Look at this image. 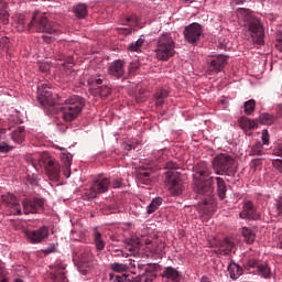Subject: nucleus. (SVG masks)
I'll return each instance as SVG.
<instances>
[{"mask_svg": "<svg viewBox=\"0 0 282 282\" xmlns=\"http://www.w3.org/2000/svg\"><path fill=\"white\" fill-rule=\"evenodd\" d=\"M112 188H120V186H122V181L120 180H115L112 182H110Z\"/></svg>", "mask_w": 282, "mask_h": 282, "instance_id": "52", "label": "nucleus"}, {"mask_svg": "<svg viewBox=\"0 0 282 282\" xmlns=\"http://www.w3.org/2000/svg\"><path fill=\"white\" fill-rule=\"evenodd\" d=\"M259 120L261 124H274L276 116L264 112L260 115Z\"/></svg>", "mask_w": 282, "mask_h": 282, "instance_id": "35", "label": "nucleus"}, {"mask_svg": "<svg viewBox=\"0 0 282 282\" xmlns=\"http://www.w3.org/2000/svg\"><path fill=\"white\" fill-rule=\"evenodd\" d=\"M112 257H124L126 259L129 258V253H126L124 251L120 249H116L112 251Z\"/></svg>", "mask_w": 282, "mask_h": 282, "instance_id": "48", "label": "nucleus"}, {"mask_svg": "<svg viewBox=\"0 0 282 282\" xmlns=\"http://www.w3.org/2000/svg\"><path fill=\"white\" fill-rule=\"evenodd\" d=\"M236 6H243V3L246 2V0H234Z\"/></svg>", "mask_w": 282, "mask_h": 282, "instance_id": "57", "label": "nucleus"}, {"mask_svg": "<svg viewBox=\"0 0 282 282\" xmlns=\"http://www.w3.org/2000/svg\"><path fill=\"white\" fill-rule=\"evenodd\" d=\"M212 173L206 163H200L196 166V171L193 174L195 193L207 197L203 203L198 204L197 208L200 215L210 216L215 213V199L213 198L215 177L210 176Z\"/></svg>", "mask_w": 282, "mask_h": 282, "instance_id": "1", "label": "nucleus"}, {"mask_svg": "<svg viewBox=\"0 0 282 282\" xmlns=\"http://www.w3.org/2000/svg\"><path fill=\"white\" fill-rule=\"evenodd\" d=\"M165 167L167 169L165 177L167 189L170 191L171 195H182V192L184 191V183L182 182L180 172H177L180 165H177L175 162L169 161L165 164Z\"/></svg>", "mask_w": 282, "mask_h": 282, "instance_id": "4", "label": "nucleus"}, {"mask_svg": "<svg viewBox=\"0 0 282 282\" xmlns=\"http://www.w3.org/2000/svg\"><path fill=\"white\" fill-rule=\"evenodd\" d=\"M216 184L219 199H226V193H228V185H226V181L218 176L216 177Z\"/></svg>", "mask_w": 282, "mask_h": 282, "instance_id": "22", "label": "nucleus"}, {"mask_svg": "<svg viewBox=\"0 0 282 282\" xmlns=\"http://www.w3.org/2000/svg\"><path fill=\"white\" fill-rule=\"evenodd\" d=\"M13 25L18 30V32H25V15H18Z\"/></svg>", "mask_w": 282, "mask_h": 282, "instance_id": "36", "label": "nucleus"}, {"mask_svg": "<svg viewBox=\"0 0 282 282\" xmlns=\"http://www.w3.org/2000/svg\"><path fill=\"white\" fill-rule=\"evenodd\" d=\"M149 272H151V270L145 269V273L142 274L141 276H135L132 280H128L129 282H142V279H144V276H147V274H149Z\"/></svg>", "mask_w": 282, "mask_h": 282, "instance_id": "49", "label": "nucleus"}, {"mask_svg": "<svg viewBox=\"0 0 282 282\" xmlns=\"http://www.w3.org/2000/svg\"><path fill=\"white\" fill-rule=\"evenodd\" d=\"M200 282H212V281H210L208 278L203 276L202 280H200Z\"/></svg>", "mask_w": 282, "mask_h": 282, "instance_id": "59", "label": "nucleus"}, {"mask_svg": "<svg viewBox=\"0 0 282 282\" xmlns=\"http://www.w3.org/2000/svg\"><path fill=\"white\" fill-rule=\"evenodd\" d=\"M135 70H138V64H130L129 72L131 73V72H135Z\"/></svg>", "mask_w": 282, "mask_h": 282, "instance_id": "54", "label": "nucleus"}, {"mask_svg": "<svg viewBox=\"0 0 282 282\" xmlns=\"http://www.w3.org/2000/svg\"><path fill=\"white\" fill-rule=\"evenodd\" d=\"M67 63H68V65H74V58L69 57Z\"/></svg>", "mask_w": 282, "mask_h": 282, "instance_id": "61", "label": "nucleus"}, {"mask_svg": "<svg viewBox=\"0 0 282 282\" xmlns=\"http://www.w3.org/2000/svg\"><path fill=\"white\" fill-rule=\"evenodd\" d=\"M42 162L45 166L46 173L53 182H57L61 177V164H58L48 153L42 154Z\"/></svg>", "mask_w": 282, "mask_h": 282, "instance_id": "12", "label": "nucleus"}, {"mask_svg": "<svg viewBox=\"0 0 282 282\" xmlns=\"http://www.w3.org/2000/svg\"><path fill=\"white\" fill-rule=\"evenodd\" d=\"M99 94L102 98H107V96L111 95V88L108 86H101L99 87Z\"/></svg>", "mask_w": 282, "mask_h": 282, "instance_id": "44", "label": "nucleus"}, {"mask_svg": "<svg viewBox=\"0 0 282 282\" xmlns=\"http://www.w3.org/2000/svg\"><path fill=\"white\" fill-rule=\"evenodd\" d=\"M88 87H94L96 85V77H90L87 79Z\"/></svg>", "mask_w": 282, "mask_h": 282, "instance_id": "53", "label": "nucleus"}, {"mask_svg": "<svg viewBox=\"0 0 282 282\" xmlns=\"http://www.w3.org/2000/svg\"><path fill=\"white\" fill-rule=\"evenodd\" d=\"M32 29L43 34H61L58 24L45 15H39V11L33 12L32 20L28 23V30Z\"/></svg>", "mask_w": 282, "mask_h": 282, "instance_id": "3", "label": "nucleus"}, {"mask_svg": "<svg viewBox=\"0 0 282 282\" xmlns=\"http://www.w3.org/2000/svg\"><path fill=\"white\" fill-rule=\"evenodd\" d=\"M64 102L65 105L62 107V118L65 122H73V120H76L77 117L80 116L83 107H85V98L72 96Z\"/></svg>", "mask_w": 282, "mask_h": 282, "instance_id": "5", "label": "nucleus"}, {"mask_svg": "<svg viewBox=\"0 0 282 282\" xmlns=\"http://www.w3.org/2000/svg\"><path fill=\"white\" fill-rule=\"evenodd\" d=\"M273 166L274 169H278V171L280 173H282V160L281 159H276L273 161Z\"/></svg>", "mask_w": 282, "mask_h": 282, "instance_id": "50", "label": "nucleus"}, {"mask_svg": "<svg viewBox=\"0 0 282 282\" xmlns=\"http://www.w3.org/2000/svg\"><path fill=\"white\" fill-rule=\"evenodd\" d=\"M24 235L31 243H41L50 237V229L46 226H43L37 230H25Z\"/></svg>", "mask_w": 282, "mask_h": 282, "instance_id": "14", "label": "nucleus"}, {"mask_svg": "<svg viewBox=\"0 0 282 282\" xmlns=\"http://www.w3.org/2000/svg\"><path fill=\"white\" fill-rule=\"evenodd\" d=\"M43 41H45V43H51L52 37L47 36V35H43L42 36Z\"/></svg>", "mask_w": 282, "mask_h": 282, "instance_id": "56", "label": "nucleus"}, {"mask_svg": "<svg viewBox=\"0 0 282 282\" xmlns=\"http://www.w3.org/2000/svg\"><path fill=\"white\" fill-rule=\"evenodd\" d=\"M94 241L97 250L99 251L105 250V240H102V236L98 231H95Z\"/></svg>", "mask_w": 282, "mask_h": 282, "instance_id": "41", "label": "nucleus"}, {"mask_svg": "<svg viewBox=\"0 0 282 282\" xmlns=\"http://www.w3.org/2000/svg\"><path fill=\"white\" fill-rule=\"evenodd\" d=\"M2 202L9 208L11 215H21V204L13 194H3Z\"/></svg>", "mask_w": 282, "mask_h": 282, "instance_id": "16", "label": "nucleus"}, {"mask_svg": "<svg viewBox=\"0 0 282 282\" xmlns=\"http://www.w3.org/2000/svg\"><path fill=\"white\" fill-rule=\"evenodd\" d=\"M108 74L112 76V78H122V76H124V61L116 59L110 63Z\"/></svg>", "mask_w": 282, "mask_h": 282, "instance_id": "18", "label": "nucleus"}, {"mask_svg": "<svg viewBox=\"0 0 282 282\" xmlns=\"http://www.w3.org/2000/svg\"><path fill=\"white\" fill-rule=\"evenodd\" d=\"M240 219H251L257 221V219H260L261 216L257 214V208L254 207V204L252 202H247L242 206V210L239 214Z\"/></svg>", "mask_w": 282, "mask_h": 282, "instance_id": "17", "label": "nucleus"}, {"mask_svg": "<svg viewBox=\"0 0 282 282\" xmlns=\"http://www.w3.org/2000/svg\"><path fill=\"white\" fill-rule=\"evenodd\" d=\"M10 19V13H8V2L0 1V20L4 25H8Z\"/></svg>", "mask_w": 282, "mask_h": 282, "instance_id": "28", "label": "nucleus"}, {"mask_svg": "<svg viewBox=\"0 0 282 282\" xmlns=\"http://www.w3.org/2000/svg\"><path fill=\"white\" fill-rule=\"evenodd\" d=\"M12 147L8 144V142L2 141L0 142V153H10L12 151Z\"/></svg>", "mask_w": 282, "mask_h": 282, "instance_id": "43", "label": "nucleus"}, {"mask_svg": "<svg viewBox=\"0 0 282 282\" xmlns=\"http://www.w3.org/2000/svg\"><path fill=\"white\" fill-rule=\"evenodd\" d=\"M25 135H26L25 128L18 127L12 131L11 140H13L15 144H23V142H25Z\"/></svg>", "mask_w": 282, "mask_h": 282, "instance_id": "21", "label": "nucleus"}, {"mask_svg": "<svg viewBox=\"0 0 282 282\" xmlns=\"http://www.w3.org/2000/svg\"><path fill=\"white\" fill-rule=\"evenodd\" d=\"M259 120L257 119H248V117H240L238 120V124L242 131H245L246 135H252V129H257Z\"/></svg>", "mask_w": 282, "mask_h": 282, "instance_id": "19", "label": "nucleus"}, {"mask_svg": "<svg viewBox=\"0 0 282 282\" xmlns=\"http://www.w3.org/2000/svg\"><path fill=\"white\" fill-rule=\"evenodd\" d=\"M183 34L187 43L191 45H197L202 40V36H204V26L197 22H193L185 26Z\"/></svg>", "mask_w": 282, "mask_h": 282, "instance_id": "9", "label": "nucleus"}, {"mask_svg": "<svg viewBox=\"0 0 282 282\" xmlns=\"http://www.w3.org/2000/svg\"><path fill=\"white\" fill-rule=\"evenodd\" d=\"M262 144H270V133L268 130H262Z\"/></svg>", "mask_w": 282, "mask_h": 282, "instance_id": "47", "label": "nucleus"}, {"mask_svg": "<svg viewBox=\"0 0 282 282\" xmlns=\"http://www.w3.org/2000/svg\"><path fill=\"white\" fill-rule=\"evenodd\" d=\"M24 215L43 213L45 210V200L43 198H33L23 200Z\"/></svg>", "mask_w": 282, "mask_h": 282, "instance_id": "13", "label": "nucleus"}, {"mask_svg": "<svg viewBox=\"0 0 282 282\" xmlns=\"http://www.w3.org/2000/svg\"><path fill=\"white\" fill-rule=\"evenodd\" d=\"M109 186H111V181L109 178L98 176L93 183L90 189L86 192V197H88V199H96L98 195L107 193V191H109Z\"/></svg>", "mask_w": 282, "mask_h": 282, "instance_id": "11", "label": "nucleus"}, {"mask_svg": "<svg viewBox=\"0 0 282 282\" xmlns=\"http://www.w3.org/2000/svg\"><path fill=\"white\" fill-rule=\"evenodd\" d=\"M122 34H131V29H122Z\"/></svg>", "mask_w": 282, "mask_h": 282, "instance_id": "58", "label": "nucleus"}, {"mask_svg": "<svg viewBox=\"0 0 282 282\" xmlns=\"http://www.w3.org/2000/svg\"><path fill=\"white\" fill-rule=\"evenodd\" d=\"M0 134H1V135L6 134V129H1V130H0Z\"/></svg>", "mask_w": 282, "mask_h": 282, "instance_id": "64", "label": "nucleus"}, {"mask_svg": "<svg viewBox=\"0 0 282 282\" xmlns=\"http://www.w3.org/2000/svg\"><path fill=\"white\" fill-rule=\"evenodd\" d=\"M109 279H110V281H115V282H127V281H129L127 279V274L116 275L113 273H109Z\"/></svg>", "mask_w": 282, "mask_h": 282, "instance_id": "42", "label": "nucleus"}, {"mask_svg": "<svg viewBox=\"0 0 282 282\" xmlns=\"http://www.w3.org/2000/svg\"><path fill=\"white\" fill-rule=\"evenodd\" d=\"M271 213L274 217H282V197L275 199Z\"/></svg>", "mask_w": 282, "mask_h": 282, "instance_id": "37", "label": "nucleus"}, {"mask_svg": "<svg viewBox=\"0 0 282 282\" xmlns=\"http://www.w3.org/2000/svg\"><path fill=\"white\" fill-rule=\"evenodd\" d=\"M238 17L242 19L251 34L253 43L257 45H263V37L265 36V30L263 29V24H261V20H259L250 9L239 8L237 10Z\"/></svg>", "mask_w": 282, "mask_h": 282, "instance_id": "2", "label": "nucleus"}, {"mask_svg": "<svg viewBox=\"0 0 282 282\" xmlns=\"http://www.w3.org/2000/svg\"><path fill=\"white\" fill-rule=\"evenodd\" d=\"M235 166V159L229 154H218L213 161L214 171L217 175H224V173H232Z\"/></svg>", "mask_w": 282, "mask_h": 282, "instance_id": "7", "label": "nucleus"}, {"mask_svg": "<svg viewBox=\"0 0 282 282\" xmlns=\"http://www.w3.org/2000/svg\"><path fill=\"white\" fill-rule=\"evenodd\" d=\"M228 65V56L227 55H214L212 56V61L209 64L208 72L209 74H219V72H224Z\"/></svg>", "mask_w": 282, "mask_h": 282, "instance_id": "15", "label": "nucleus"}, {"mask_svg": "<svg viewBox=\"0 0 282 282\" xmlns=\"http://www.w3.org/2000/svg\"><path fill=\"white\" fill-rule=\"evenodd\" d=\"M110 270H112V272L122 273L127 272V270H129V267L124 263L113 262L110 264Z\"/></svg>", "mask_w": 282, "mask_h": 282, "instance_id": "40", "label": "nucleus"}, {"mask_svg": "<svg viewBox=\"0 0 282 282\" xmlns=\"http://www.w3.org/2000/svg\"><path fill=\"white\" fill-rule=\"evenodd\" d=\"M137 177L139 182H141V184H145V186L151 184V173H149V171L140 170Z\"/></svg>", "mask_w": 282, "mask_h": 282, "instance_id": "32", "label": "nucleus"}, {"mask_svg": "<svg viewBox=\"0 0 282 282\" xmlns=\"http://www.w3.org/2000/svg\"><path fill=\"white\" fill-rule=\"evenodd\" d=\"M275 47L279 52H282V31L276 34Z\"/></svg>", "mask_w": 282, "mask_h": 282, "instance_id": "46", "label": "nucleus"}, {"mask_svg": "<svg viewBox=\"0 0 282 282\" xmlns=\"http://www.w3.org/2000/svg\"><path fill=\"white\" fill-rule=\"evenodd\" d=\"M39 69L40 72H42L43 74H47V72H50L51 69V66H50V63L47 62H42L39 64Z\"/></svg>", "mask_w": 282, "mask_h": 282, "instance_id": "45", "label": "nucleus"}, {"mask_svg": "<svg viewBox=\"0 0 282 282\" xmlns=\"http://www.w3.org/2000/svg\"><path fill=\"white\" fill-rule=\"evenodd\" d=\"M131 149H133V147L132 145H126V151H131Z\"/></svg>", "mask_w": 282, "mask_h": 282, "instance_id": "62", "label": "nucleus"}, {"mask_svg": "<svg viewBox=\"0 0 282 282\" xmlns=\"http://www.w3.org/2000/svg\"><path fill=\"white\" fill-rule=\"evenodd\" d=\"M61 160L62 162H64V175H66V177H69V169H72V154L68 152H63L61 154Z\"/></svg>", "mask_w": 282, "mask_h": 282, "instance_id": "26", "label": "nucleus"}, {"mask_svg": "<svg viewBox=\"0 0 282 282\" xmlns=\"http://www.w3.org/2000/svg\"><path fill=\"white\" fill-rule=\"evenodd\" d=\"M256 107L257 101H254V99H249L246 101L243 105L246 116H252V113H254Z\"/></svg>", "mask_w": 282, "mask_h": 282, "instance_id": "38", "label": "nucleus"}, {"mask_svg": "<svg viewBox=\"0 0 282 282\" xmlns=\"http://www.w3.org/2000/svg\"><path fill=\"white\" fill-rule=\"evenodd\" d=\"M273 155H276L278 158H282V145H278V148L273 150Z\"/></svg>", "mask_w": 282, "mask_h": 282, "instance_id": "51", "label": "nucleus"}, {"mask_svg": "<svg viewBox=\"0 0 282 282\" xmlns=\"http://www.w3.org/2000/svg\"><path fill=\"white\" fill-rule=\"evenodd\" d=\"M228 272H229V276L230 279H232V281H237V279H239V276L243 275V268H241V265L237 264V262H230L228 268H227Z\"/></svg>", "mask_w": 282, "mask_h": 282, "instance_id": "20", "label": "nucleus"}, {"mask_svg": "<svg viewBox=\"0 0 282 282\" xmlns=\"http://www.w3.org/2000/svg\"><path fill=\"white\" fill-rule=\"evenodd\" d=\"M53 282H67V276L65 275V265L58 264L56 267L55 273L52 276Z\"/></svg>", "mask_w": 282, "mask_h": 282, "instance_id": "25", "label": "nucleus"}, {"mask_svg": "<svg viewBox=\"0 0 282 282\" xmlns=\"http://www.w3.org/2000/svg\"><path fill=\"white\" fill-rule=\"evenodd\" d=\"M95 85H96L97 87H98L99 85H102V79L95 77Z\"/></svg>", "mask_w": 282, "mask_h": 282, "instance_id": "55", "label": "nucleus"}, {"mask_svg": "<svg viewBox=\"0 0 282 282\" xmlns=\"http://www.w3.org/2000/svg\"><path fill=\"white\" fill-rule=\"evenodd\" d=\"M155 54L158 61H169L175 56V41L171 33H163L159 36Z\"/></svg>", "mask_w": 282, "mask_h": 282, "instance_id": "6", "label": "nucleus"}, {"mask_svg": "<svg viewBox=\"0 0 282 282\" xmlns=\"http://www.w3.org/2000/svg\"><path fill=\"white\" fill-rule=\"evenodd\" d=\"M126 250L130 253L129 257L133 256V254H138V250H140V242L134 241V240H130L127 246H126Z\"/></svg>", "mask_w": 282, "mask_h": 282, "instance_id": "34", "label": "nucleus"}, {"mask_svg": "<svg viewBox=\"0 0 282 282\" xmlns=\"http://www.w3.org/2000/svg\"><path fill=\"white\" fill-rule=\"evenodd\" d=\"M37 100L43 107H54V105H59L61 100L56 99L50 90L47 84H40L37 86Z\"/></svg>", "mask_w": 282, "mask_h": 282, "instance_id": "10", "label": "nucleus"}, {"mask_svg": "<svg viewBox=\"0 0 282 282\" xmlns=\"http://www.w3.org/2000/svg\"><path fill=\"white\" fill-rule=\"evenodd\" d=\"M235 248V242L230 241V239H225L220 242V247L218 249L219 254H230L232 249Z\"/></svg>", "mask_w": 282, "mask_h": 282, "instance_id": "24", "label": "nucleus"}, {"mask_svg": "<svg viewBox=\"0 0 282 282\" xmlns=\"http://www.w3.org/2000/svg\"><path fill=\"white\" fill-rule=\"evenodd\" d=\"M249 155H263V143L257 141L256 144L251 147Z\"/></svg>", "mask_w": 282, "mask_h": 282, "instance_id": "39", "label": "nucleus"}, {"mask_svg": "<svg viewBox=\"0 0 282 282\" xmlns=\"http://www.w3.org/2000/svg\"><path fill=\"white\" fill-rule=\"evenodd\" d=\"M153 279H155V275H151V279L145 278L144 282L153 281Z\"/></svg>", "mask_w": 282, "mask_h": 282, "instance_id": "60", "label": "nucleus"}, {"mask_svg": "<svg viewBox=\"0 0 282 282\" xmlns=\"http://www.w3.org/2000/svg\"><path fill=\"white\" fill-rule=\"evenodd\" d=\"M169 98V91L166 89H160L155 93V105L156 107H162L164 105V100Z\"/></svg>", "mask_w": 282, "mask_h": 282, "instance_id": "29", "label": "nucleus"}, {"mask_svg": "<svg viewBox=\"0 0 282 282\" xmlns=\"http://www.w3.org/2000/svg\"><path fill=\"white\" fill-rule=\"evenodd\" d=\"M252 162H253V164H256V165H257V164H259V163L261 162V160L256 159V160H253Z\"/></svg>", "mask_w": 282, "mask_h": 282, "instance_id": "63", "label": "nucleus"}, {"mask_svg": "<svg viewBox=\"0 0 282 282\" xmlns=\"http://www.w3.org/2000/svg\"><path fill=\"white\" fill-rule=\"evenodd\" d=\"M144 45V37H139L138 41L132 42L128 45V52H142V46Z\"/></svg>", "mask_w": 282, "mask_h": 282, "instance_id": "31", "label": "nucleus"}, {"mask_svg": "<svg viewBox=\"0 0 282 282\" xmlns=\"http://www.w3.org/2000/svg\"><path fill=\"white\" fill-rule=\"evenodd\" d=\"M162 278L169 281H177V279H180V271L173 267H167L163 270Z\"/></svg>", "mask_w": 282, "mask_h": 282, "instance_id": "23", "label": "nucleus"}, {"mask_svg": "<svg viewBox=\"0 0 282 282\" xmlns=\"http://www.w3.org/2000/svg\"><path fill=\"white\" fill-rule=\"evenodd\" d=\"M241 235L246 241V243H254V239H257V234H254V230L248 228V227H242L241 228Z\"/></svg>", "mask_w": 282, "mask_h": 282, "instance_id": "27", "label": "nucleus"}, {"mask_svg": "<svg viewBox=\"0 0 282 282\" xmlns=\"http://www.w3.org/2000/svg\"><path fill=\"white\" fill-rule=\"evenodd\" d=\"M160 206H162V197H156L152 199L150 205L147 207L148 215H153V213H155V210H158Z\"/></svg>", "mask_w": 282, "mask_h": 282, "instance_id": "30", "label": "nucleus"}, {"mask_svg": "<svg viewBox=\"0 0 282 282\" xmlns=\"http://www.w3.org/2000/svg\"><path fill=\"white\" fill-rule=\"evenodd\" d=\"M75 15L77 19H85L87 17V4L79 3L74 8Z\"/></svg>", "mask_w": 282, "mask_h": 282, "instance_id": "33", "label": "nucleus"}, {"mask_svg": "<svg viewBox=\"0 0 282 282\" xmlns=\"http://www.w3.org/2000/svg\"><path fill=\"white\" fill-rule=\"evenodd\" d=\"M245 270H256L257 274L262 276V279H272V269L270 268V264H268V262H261L257 258L248 259L245 263Z\"/></svg>", "mask_w": 282, "mask_h": 282, "instance_id": "8", "label": "nucleus"}]
</instances>
